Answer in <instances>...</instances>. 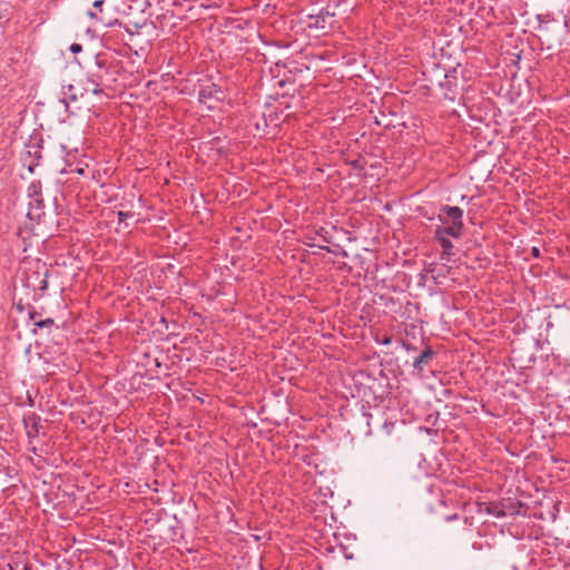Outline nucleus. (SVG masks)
I'll list each match as a JSON object with an SVG mask.
<instances>
[{"label":"nucleus","mask_w":570,"mask_h":570,"mask_svg":"<svg viewBox=\"0 0 570 570\" xmlns=\"http://www.w3.org/2000/svg\"><path fill=\"white\" fill-rule=\"evenodd\" d=\"M81 50H82V47H81V45H79V43H72V45L70 46V51H71L72 53H78V52H80Z\"/></svg>","instance_id":"obj_9"},{"label":"nucleus","mask_w":570,"mask_h":570,"mask_svg":"<svg viewBox=\"0 0 570 570\" xmlns=\"http://www.w3.org/2000/svg\"><path fill=\"white\" fill-rule=\"evenodd\" d=\"M28 195L30 198L41 196V185L39 181H33L28 188Z\"/></svg>","instance_id":"obj_5"},{"label":"nucleus","mask_w":570,"mask_h":570,"mask_svg":"<svg viewBox=\"0 0 570 570\" xmlns=\"http://www.w3.org/2000/svg\"><path fill=\"white\" fill-rule=\"evenodd\" d=\"M117 216H118V222L119 224H122L125 223L128 218H132L134 217V214L130 213V212H118L117 213Z\"/></svg>","instance_id":"obj_7"},{"label":"nucleus","mask_w":570,"mask_h":570,"mask_svg":"<svg viewBox=\"0 0 570 570\" xmlns=\"http://www.w3.org/2000/svg\"><path fill=\"white\" fill-rule=\"evenodd\" d=\"M47 287V281L42 282L41 289H45Z\"/></svg>","instance_id":"obj_15"},{"label":"nucleus","mask_w":570,"mask_h":570,"mask_svg":"<svg viewBox=\"0 0 570 570\" xmlns=\"http://www.w3.org/2000/svg\"><path fill=\"white\" fill-rule=\"evenodd\" d=\"M102 4H104V0H96L94 2V7L97 9H101Z\"/></svg>","instance_id":"obj_10"},{"label":"nucleus","mask_w":570,"mask_h":570,"mask_svg":"<svg viewBox=\"0 0 570 570\" xmlns=\"http://www.w3.org/2000/svg\"><path fill=\"white\" fill-rule=\"evenodd\" d=\"M36 314H37L36 312H33V313H30V314H29L30 318H31V320H35V317H36Z\"/></svg>","instance_id":"obj_16"},{"label":"nucleus","mask_w":570,"mask_h":570,"mask_svg":"<svg viewBox=\"0 0 570 570\" xmlns=\"http://www.w3.org/2000/svg\"><path fill=\"white\" fill-rule=\"evenodd\" d=\"M312 22L309 27L325 30L331 28L334 22V14L328 11H321L317 16L311 17Z\"/></svg>","instance_id":"obj_2"},{"label":"nucleus","mask_w":570,"mask_h":570,"mask_svg":"<svg viewBox=\"0 0 570 570\" xmlns=\"http://www.w3.org/2000/svg\"><path fill=\"white\" fill-rule=\"evenodd\" d=\"M434 236L442 247V258L453 255V244L449 237L460 238L463 235V210L458 206H442L438 215Z\"/></svg>","instance_id":"obj_1"},{"label":"nucleus","mask_w":570,"mask_h":570,"mask_svg":"<svg viewBox=\"0 0 570 570\" xmlns=\"http://www.w3.org/2000/svg\"><path fill=\"white\" fill-rule=\"evenodd\" d=\"M101 91H102V90H101L100 88H98V87H96V88L92 90V92H94V94H99V92H101Z\"/></svg>","instance_id":"obj_13"},{"label":"nucleus","mask_w":570,"mask_h":570,"mask_svg":"<svg viewBox=\"0 0 570 570\" xmlns=\"http://www.w3.org/2000/svg\"><path fill=\"white\" fill-rule=\"evenodd\" d=\"M31 199L32 200L30 202V205H36L37 208L43 207V199L41 198V196L32 197Z\"/></svg>","instance_id":"obj_8"},{"label":"nucleus","mask_w":570,"mask_h":570,"mask_svg":"<svg viewBox=\"0 0 570 570\" xmlns=\"http://www.w3.org/2000/svg\"><path fill=\"white\" fill-rule=\"evenodd\" d=\"M35 326L38 327V328H49L51 326H53L55 322L52 318H46V320H39V321H35Z\"/></svg>","instance_id":"obj_6"},{"label":"nucleus","mask_w":570,"mask_h":570,"mask_svg":"<svg viewBox=\"0 0 570 570\" xmlns=\"http://www.w3.org/2000/svg\"><path fill=\"white\" fill-rule=\"evenodd\" d=\"M531 252H532V255H533L534 257H539V256H540V250H539V248H538V247H532Z\"/></svg>","instance_id":"obj_11"},{"label":"nucleus","mask_w":570,"mask_h":570,"mask_svg":"<svg viewBox=\"0 0 570 570\" xmlns=\"http://www.w3.org/2000/svg\"><path fill=\"white\" fill-rule=\"evenodd\" d=\"M9 570H14L12 567H10ZM22 570H28L27 567H23Z\"/></svg>","instance_id":"obj_17"},{"label":"nucleus","mask_w":570,"mask_h":570,"mask_svg":"<svg viewBox=\"0 0 570 570\" xmlns=\"http://www.w3.org/2000/svg\"><path fill=\"white\" fill-rule=\"evenodd\" d=\"M433 356L430 348L424 350L413 362L414 368L422 370L423 364L428 363Z\"/></svg>","instance_id":"obj_4"},{"label":"nucleus","mask_w":570,"mask_h":570,"mask_svg":"<svg viewBox=\"0 0 570 570\" xmlns=\"http://www.w3.org/2000/svg\"><path fill=\"white\" fill-rule=\"evenodd\" d=\"M454 519H456L455 514L454 515H450V517L446 518L448 521H451V520H454Z\"/></svg>","instance_id":"obj_14"},{"label":"nucleus","mask_w":570,"mask_h":570,"mask_svg":"<svg viewBox=\"0 0 570 570\" xmlns=\"http://www.w3.org/2000/svg\"><path fill=\"white\" fill-rule=\"evenodd\" d=\"M225 98L224 92L217 88L216 85H210L204 87L199 91V101L203 104H207L208 100L215 99L217 101L223 100Z\"/></svg>","instance_id":"obj_3"},{"label":"nucleus","mask_w":570,"mask_h":570,"mask_svg":"<svg viewBox=\"0 0 570 570\" xmlns=\"http://www.w3.org/2000/svg\"><path fill=\"white\" fill-rule=\"evenodd\" d=\"M391 342H392L391 337H384L383 341H382V344L383 345H389V344H391Z\"/></svg>","instance_id":"obj_12"}]
</instances>
